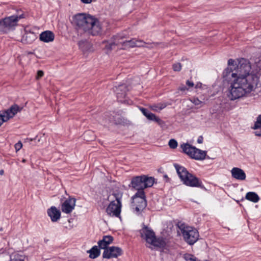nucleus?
Returning a JSON list of instances; mask_svg holds the SVG:
<instances>
[{
    "label": "nucleus",
    "mask_w": 261,
    "mask_h": 261,
    "mask_svg": "<svg viewBox=\"0 0 261 261\" xmlns=\"http://www.w3.org/2000/svg\"><path fill=\"white\" fill-rule=\"evenodd\" d=\"M222 78L224 84L229 85L227 95L231 100L247 96L261 87L259 73L244 59H229Z\"/></svg>",
    "instance_id": "nucleus-1"
},
{
    "label": "nucleus",
    "mask_w": 261,
    "mask_h": 261,
    "mask_svg": "<svg viewBox=\"0 0 261 261\" xmlns=\"http://www.w3.org/2000/svg\"><path fill=\"white\" fill-rule=\"evenodd\" d=\"M72 23L79 32L81 31L93 36L102 34L101 22L95 17L85 13H79L72 17Z\"/></svg>",
    "instance_id": "nucleus-2"
},
{
    "label": "nucleus",
    "mask_w": 261,
    "mask_h": 261,
    "mask_svg": "<svg viewBox=\"0 0 261 261\" xmlns=\"http://www.w3.org/2000/svg\"><path fill=\"white\" fill-rule=\"evenodd\" d=\"M123 193L120 191H115L108 197V200L110 203L106 208V212L110 217L120 218L121 212V200Z\"/></svg>",
    "instance_id": "nucleus-3"
},
{
    "label": "nucleus",
    "mask_w": 261,
    "mask_h": 261,
    "mask_svg": "<svg viewBox=\"0 0 261 261\" xmlns=\"http://www.w3.org/2000/svg\"><path fill=\"white\" fill-rule=\"evenodd\" d=\"M140 233L142 239L146 242V246L152 248L154 247H162L165 245V241L161 239H157L152 230L147 226L143 227Z\"/></svg>",
    "instance_id": "nucleus-4"
},
{
    "label": "nucleus",
    "mask_w": 261,
    "mask_h": 261,
    "mask_svg": "<svg viewBox=\"0 0 261 261\" xmlns=\"http://www.w3.org/2000/svg\"><path fill=\"white\" fill-rule=\"evenodd\" d=\"M175 167L180 179L183 183L190 187H201V181L196 176L188 172L187 169L182 166L176 165Z\"/></svg>",
    "instance_id": "nucleus-5"
},
{
    "label": "nucleus",
    "mask_w": 261,
    "mask_h": 261,
    "mask_svg": "<svg viewBox=\"0 0 261 261\" xmlns=\"http://www.w3.org/2000/svg\"><path fill=\"white\" fill-rule=\"evenodd\" d=\"M178 228L184 240L189 244L193 245L198 240L199 232L196 228L185 224H180Z\"/></svg>",
    "instance_id": "nucleus-6"
},
{
    "label": "nucleus",
    "mask_w": 261,
    "mask_h": 261,
    "mask_svg": "<svg viewBox=\"0 0 261 261\" xmlns=\"http://www.w3.org/2000/svg\"><path fill=\"white\" fill-rule=\"evenodd\" d=\"M125 38H126V35L123 33H120L113 36L108 40L103 41L102 43L105 44V48L110 51L115 49L116 47L119 49L120 47H122L123 42H124Z\"/></svg>",
    "instance_id": "nucleus-7"
},
{
    "label": "nucleus",
    "mask_w": 261,
    "mask_h": 261,
    "mask_svg": "<svg viewBox=\"0 0 261 261\" xmlns=\"http://www.w3.org/2000/svg\"><path fill=\"white\" fill-rule=\"evenodd\" d=\"M159 45L158 43H146L142 40H138L135 38L129 40H124L123 42V46L120 47V49L126 50L130 48L144 47L148 48H153Z\"/></svg>",
    "instance_id": "nucleus-8"
},
{
    "label": "nucleus",
    "mask_w": 261,
    "mask_h": 261,
    "mask_svg": "<svg viewBox=\"0 0 261 261\" xmlns=\"http://www.w3.org/2000/svg\"><path fill=\"white\" fill-rule=\"evenodd\" d=\"M21 16L13 15L0 20V32L6 33L13 30L17 25L18 20Z\"/></svg>",
    "instance_id": "nucleus-9"
},
{
    "label": "nucleus",
    "mask_w": 261,
    "mask_h": 261,
    "mask_svg": "<svg viewBox=\"0 0 261 261\" xmlns=\"http://www.w3.org/2000/svg\"><path fill=\"white\" fill-rule=\"evenodd\" d=\"M133 207L137 213L141 212L146 206V201L143 191H138L133 197Z\"/></svg>",
    "instance_id": "nucleus-10"
},
{
    "label": "nucleus",
    "mask_w": 261,
    "mask_h": 261,
    "mask_svg": "<svg viewBox=\"0 0 261 261\" xmlns=\"http://www.w3.org/2000/svg\"><path fill=\"white\" fill-rule=\"evenodd\" d=\"M122 254V249L115 246L109 247L105 249L102 254V257L105 258H116Z\"/></svg>",
    "instance_id": "nucleus-11"
},
{
    "label": "nucleus",
    "mask_w": 261,
    "mask_h": 261,
    "mask_svg": "<svg viewBox=\"0 0 261 261\" xmlns=\"http://www.w3.org/2000/svg\"><path fill=\"white\" fill-rule=\"evenodd\" d=\"M76 199L69 197L66 199L61 204V210L65 214H70L74 209L75 206Z\"/></svg>",
    "instance_id": "nucleus-12"
},
{
    "label": "nucleus",
    "mask_w": 261,
    "mask_h": 261,
    "mask_svg": "<svg viewBox=\"0 0 261 261\" xmlns=\"http://www.w3.org/2000/svg\"><path fill=\"white\" fill-rule=\"evenodd\" d=\"M142 114L149 120L157 122L160 125L162 126L165 124V122L160 118L157 117L154 114L148 111L146 109L141 108L140 109Z\"/></svg>",
    "instance_id": "nucleus-13"
},
{
    "label": "nucleus",
    "mask_w": 261,
    "mask_h": 261,
    "mask_svg": "<svg viewBox=\"0 0 261 261\" xmlns=\"http://www.w3.org/2000/svg\"><path fill=\"white\" fill-rule=\"evenodd\" d=\"M144 176H136L133 178L131 181L132 186L138 191H143L144 188Z\"/></svg>",
    "instance_id": "nucleus-14"
},
{
    "label": "nucleus",
    "mask_w": 261,
    "mask_h": 261,
    "mask_svg": "<svg viewBox=\"0 0 261 261\" xmlns=\"http://www.w3.org/2000/svg\"><path fill=\"white\" fill-rule=\"evenodd\" d=\"M47 214L52 222H57L61 218V212L55 206H51L47 210Z\"/></svg>",
    "instance_id": "nucleus-15"
},
{
    "label": "nucleus",
    "mask_w": 261,
    "mask_h": 261,
    "mask_svg": "<svg viewBox=\"0 0 261 261\" xmlns=\"http://www.w3.org/2000/svg\"><path fill=\"white\" fill-rule=\"evenodd\" d=\"M231 174L233 178L240 180H244L246 177L245 172L238 167L233 168L231 170Z\"/></svg>",
    "instance_id": "nucleus-16"
},
{
    "label": "nucleus",
    "mask_w": 261,
    "mask_h": 261,
    "mask_svg": "<svg viewBox=\"0 0 261 261\" xmlns=\"http://www.w3.org/2000/svg\"><path fill=\"white\" fill-rule=\"evenodd\" d=\"M36 38V35L34 33L28 31L25 29V33L22 36L20 41L23 44H30L32 43Z\"/></svg>",
    "instance_id": "nucleus-17"
},
{
    "label": "nucleus",
    "mask_w": 261,
    "mask_h": 261,
    "mask_svg": "<svg viewBox=\"0 0 261 261\" xmlns=\"http://www.w3.org/2000/svg\"><path fill=\"white\" fill-rule=\"evenodd\" d=\"M113 241V238L111 236H103L102 239L98 242V247L100 249H106L108 246Z\"/></svg>",
    "instance_id": "nucleus-18"
},
{
    "label": "nucleus",
    "mask_w": 261,
    "mask_h": 261,
    "mask_svg": "<svg viewBox=\"0 0 261 261\" xmlns=\"http://www.w3.org/2000/svg\"><path fill=\"white\" fill-rule=\"evenodd\" d=\"M55 38L54 34L50 31H46L40 34V40L44 42L48 43L52 42Z\"/></svg>",
    "instance_id": "nucleus-19"
},
{
    "label": "nucleus",
    "mask_w": 261,
    "mask_h": 261,
    "mask_svg": "<svg viewBox=\"0 0 261 261\" xmlns=\"http://www.w3.org/2000/svg\"><path fill=\"white\" fill-rule=\"evenodd\" d=\"M22 109V108L19 107L17 105H14L12 106L10 109L6 111H5V113L8 117V119L13 118L18 112H20Z\"/></svg>",
    "instance_id": "nucleus-20"
},
{
    "label": "nucleus",
    "mask_w": 261,
    "mask_h": 261,
    "mask_svg": "<svg viewBox=\"0 0 261 261\" xmlns=\"http://www.w3.org/2000/svg\"><path fill=\"white\" fill-rule=\"evenodd\" d=\"M79 45L81 49L84 52L91 51L93 50L92 44L87 40L79 41Z\"/></svg>",
    "instance_id": "nucleus-21"
},
{
    "label": "nucleus",
    "mask_w": 261,
    "mask_h": 261,
    "mask_svg": "<svg viewBox=\"0 0 261 261\" xmlns=\"http://www.w3.org/2000/svg\"><path fill=\"white\" fill-rule=\"evenodd\" d=\"M206 156V152L195 147L191 158L196 160H202Z\"/></svg>",
    "instance_id": "nucleus-22"
},
{
    "label": "nucleus",
    "mask_w": 261,
    "mask_h": 261,
    "mask_svg": "<svg viewBox=\"0 0 261 261\" xmlns=\"http://www.w3.org/2000/svg\"><path fill=\"white\" fill-rule=\"evenodd\" d=\"M183 152L191 158L195 147L188 143H183L180 145Z\"/></svg>",
    "instance_id": "nucleus-23"
},
{
    "label": "nucleus",
    "mask_w": 261,
    "mask_h": 261,
    "mask_svg": "<svg viewBox=\"0 0 261 261\" xmlns=\"http://www.w3.org/2000/svg\"><path fill=\"white\" fill-rule=\"evenodd\" d=\"M245 198L254 203L257 202L259 200L258 195L253 192H248L245 196Z\"/></svg>",
    "instance_id": "nucleus-24"
},
{
    "label": "nucleus",
    "mask_w": 261,
    "mask_h": 261,
    "mask_svg": "<svg viewBox=\"0 0 261 261\" xmlns=\"http://www.w3.org/2000/svg\"><path fill=\"white\" fill-rule=\"evenodd\" d=\"M87 252L89 253V257L91 258H95L100 255V251L97 246H93Z\"/></svg>",
    "instance_id": "nucleus-25"
},
{
    "label": "nucleus",
    "mask_w": 261,
    "mask_h": 261,
    "mask_svg": "<svg viewBox=\"0 0 261 261\" xmlns=\"http://www.w3.org/2000/svg\"><path fill=\"white\" fill-rule=\"evenodd\" d=\"M144 176V188H148V187H151L153 185V183H154V179L152 177H148L145 175H143Z\"/></svg>",
    "instance_id": "nucleus-26"
},
{
    "label": "nucleus",
    "mask_w": 261,
    "mask_h": 261,
    "mask_svg": "<svg viewBox=\"0 0 261 261\" xmlns=\"http://www.w3.org/2000/svg\"><path fill=\"white\" fill-rule=\"evenodd\" d=\"M25 257L18 253L12 254L10 256V261H24Z\"/></svg>",
    "instance_id": "nucleus-27"
},
{
    "label": "nucleus",
    "mask_w": 261,
    "mask_h": 261,
    "mask_svg": "<svg viewBox=\"0 0 261 261\" xmlns=\"http://www.w3.org/2000/svg\"><path fill=\"white\" fill-rule=\"evenodd\" d=\"M166 106L167 105L165 103H159L158 105L151 106L150 108L152 110L158 112L164 109Z\"/></svg>",
    "instance_id": "nucleus-28"
},
{
    "label": "nucleus",
    "mask_w": 261,
    "mask_h": 261,
    "mask_svg": "<svg viewBox=\"0 0 261 261\" xmlns=\"http://www.w3.org/2000/svg\"><path fill=\"white\" fill-rule=\"evenodd\" d=\"M253 129H261V115H258L254 122V125L252 127Z\"/></svg>",
    "instance_id": "nucleus-29"
},
{
    "label": "nucleus",
    "mask_w": 261,
    "mask_h": 261,
    "mask_svg": "<svg viewBox=\"0 0 261 261\" xmlns=\"http://www.w3.org/2000/svg\"><path fill=\"white\" fill-rule=\"evenodd\" d=\"M8 117L6 116L4 111L0 112V126L4 122H6L9 120Z\"/></svg>",
    "instance_id": "nucleus-30"
},
{
    "label": "nucleus",
    "mask_w": 261,
    "mask_h": 261,
    "mask_svg": "<svg viewBox=\"0 0 261 261\" xmlns=\"http://www.w3.org/2000/svg\"><path fill=\"white\" fill-rule=\"evenodd\" d=\"M112 121V118L109 115H106L105 117L102 118V120L100 121V123L106 125L109 124Z\"/></svg>",
    "instance_id": "nucleus-31"
},
{
    "label": "nucleus",
    "mask_w": 261,
    "mask_h": 261,
    "mask_svg": "<svg viewBox=\"0 0 261 261\" xmlns=\"http://www.w3.org/2000/svg\"><path fill=\"white\" fill-rule=\"evenodd\" d=\"M184 258L186 261H197L198 259L191 254H186L184 255Z\"/></svg>",
    "instance_id": "nucleus-32"
},
{
    "label": "nucleus",
    "mask_w": 261,
    "mask_h": 261,
    "mask_svg": "<svg viewBox=\"0 0 261 261\" xmlns=\"http://www.w3.org/2000/svg\"><path fill=\"white\" fill-rule=\"evenodd\" d=\"M177 142L173 139H172L169 140L168 145L169 147L172 149H175L177 146Z\"/></svg>",
    "instance_id": "nucleus-33"
},
{
    "label": "nucleus",
    "mask_w": 261,
    "mask_h": 261,
    "mask_svg": "<svg viewBox=\"0 0 261 261\" xmlns=\"http://www.w3.org/2000/svg\"><path fill=\"white\" fill-rule=\"evenodd\" d=\"M125 87L124 86H120L118 88H117L116 93H117V97L118 98H121L125 95V92L123 93H120L119 92V90H121L122 89H125Z\"/></svg>",
    "instance_id": "nucleus-34"
},
{
    "label": "nucleus",
    "mask_w": 261,
    "mask_h": 261,
    "mask_svg": "<svg viewBox=\"0 0 261 261\" xmlns=\"http://www.w3.org/2000/svg\"><path fill=\"white\" fill-rule=\"evenodd\" d=\"M181 69V65L179 63H175L173 65V69L175 71H179Z\"/></svg>",
    "instance_id": "nucleus-35"
},
{
    "label": "nucleus",
    "mask_w": 261,
    "mask_h": 261,
    "mask_svg": "<svg viewBox=\"0 0 261 261\" xmlns=\"http://www.w3.org/2000/svg\"><path fill=\"white\" fill-rule=\"evenodd\" d=\"M191 101L196 106H199L201 105L202 101L199 100L198 98L193 97L190 99Z\"/></svg>",
    "instance_id": "nucleus-36"
},
{
    "label": "nucleus",
    "mask_w": 261,
    "mask_h": 261,
    "mask_svg": "<svg viewBox=\"0 0 261 261\" xmlns=\"http://www.w3.org/2000/svg\"><path fill=\"white\" fill-rule=\"evenodd\" d=\"M22 147V144L21 142H18L15 145V148L16 151L19 150Z\"/></svg>",
    "instance_id": "nucleus-37"
},
{
    "label": "nucleus",
    "mask_w": 261,
    "mask_h": 261,
    "mask_svg": "<svg viewBox=\"0 0 261 261\" xmlns=\"http://www.w3.org/2000/svg\"><path fill=\"white\" fill-rule=\"evenodd\" d=\"M43 74H44V73H43V71H42V70L38 71L37 74V75L36 77V79L37 80L39 79L40 78H41V77L43 76Z\"/></svg>",
    "instance_id": "nucleus-38"
},
{
    "label": "nucleus",
    "mask_w": 261,
    "mask_h": 261,
    "mask_svg": "<svg viewBox=\"0 0 261 261\" xmlns=\"http://www.w3.org/2000/svg\"><path fill=\"white\" fill-rule=\"evenodd\" d=\"M186 84L189 87H193L194 85V83L190 81L189 80L186 82Z\"/></svg>",
    "instance_id": "nucleus-39"
},
{
    "label": "nucleus",
    "mask_w": 261,
    "mask_h": 261,
    "mask_svg": "<svg viewBox=\"0 0 261 261\" xmlns=\"http://www.w3.org/2000/svg\"><path fill=\"white\" fill-rule=\"evenodd\" d=\"M179 90L181 91H184L185 90H188V89L187 88V87L183 85L179 88Z\"/></svg>",
    "instance_id": "nucleus-40"
},
{
    "label": "nucleus",
    "mask_w": 261,
    "mask_h": 261,
    "mask_svg": "<svg viewBox=\"0 0 261 261\" xmlns=\"http://www.w3.org/2000/svg\"><path fill=\"white\" fill-rule=\"evenodd\" d=\"M203 142V137L202 136H199L197 139V142L199 144L202 143Z\"/></svg>",
    "instance_id": "nucleus-41"
},
{
    "label": "nucleus",
    "mask_w": 261,
    "mask_h": 261,
    "mask_svg": "<svg viewBox=\"0 0 261 261\" xmlns=\"http://www.w3.org/2000/svg\"><path fill=\"white\" fill-rule=\"evenodd\" d=\"M83 3L84 4H90L92 2V0H81Z\"/></svg>",
    "instance_id": "nucleus-42"
},
{
    "label": "nucleus",
    "mask_w": 261,
    "mask_h": 261,
    "mask_svg": "<svg viewBox=\"0 0 261 261\" xmlns=\"http://www.w3.org/2000/svg\"><path fill=\"white\" fill-rule=\"evenodd\" d=\"M255 135L256 136L260 137L261 136V132H258L257 131L255 132Z\"/></svg>",
    "instance_id": "nucleus-43"
},
{
    "label": "nucleus",
    "mask_w": 261,
    "mask_h": 261,
    "mask_svg": "<svg viewBox=\"0 0 261 261\" xmlns=\"http://www.w3.org/2000/svg\"><path fill=\"white\" fill-rule=\"evenodd\" d=\"M4 174V170H0V175H3Z\"/></svg>",
    "instance_id": "nucleus-44"
},
{
    "label": "nucleus",
    "mask_w": 261,
    "mask_h": 261,
    "mask_svg": "<svg viewBox=\"0 0 261 261\" xmlns=\"http://www.w3.org/2000/svg\"><path fill=\"white\" fill-rule=\"evenodd\" d=\"M25 161H26V160H25V159H23V160H22V162L23 163H25Z\"/></svg>",
    "instance_id": "nucleus-45"
}]
</instances>
